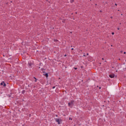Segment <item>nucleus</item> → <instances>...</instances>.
I'll list each match as a JSON object with an SVG mask.
<instances>
[{"label": "nucleus", "mask_w": 126, "mask_h": 126, "mask_svg": "<svg viewBox=\"0 0 126 126\" xmlns=\"http://www.w3.org/2000/svg\"><path fill=\"white\" fill-rule=\"evenodd\" d=\"M74 101L73 100L71 101L70 102L68 103V106L69 107H72L73 106V103Z\"/></svg>", "instance_id": "1"}, {"label": "nucleus", "mask_w": 126, "mask_h": 126, "mask_svg": "<svg viewBox=\"0 0 126 126\" xmlns=\"http://www.w3.org/2000/svg\"><path fill=\"white\" fill-rule=\"evenodd\" d=\"M56 122H57V123H58L59 125H60L61 123H62V120L59 119H56Z\"/></svg>", "instance_id": "2"}, {"label": "nucleus", "mask_w": 126, "mask_h": 126, "mask_svg": "<svg viewBox=\"0 0 126 126\" xmlns=\"http://www.w3.org/2000/svg\"><path fill=\"white\" fill-rule=\"evenodd\" d=\"M32 65H33V63L29 62L28 66H29V67H31L32 66Z\"/></svg>", "instance_id": "3"}, {"label": "nucleus", "mask_w": 126, "mask_h": 126, "mask_svg": "<svg viewBox=\"0 0 126 126\" xmlns=\"http://www.w3.org/2000/svg\"><path fill=\"white\" fill-rule=\"evenodd\" d=\"M109 77H110V78H114L115 77V75L114 74L110 75Z\"/></svg>", "instance_id": "4"}, {"label": "nucleus", "mask_w": 126, "mask_h": 126, "mask_svg": "<svg viewBox=\"0 0 126 126\" xmlns=\"http://www.w3.org/2000/svg\"><path fill=\"white\" fill-rule=\"evenodd\" d=\"M3 86H6V85L5 84V83H4V82L3 83Z\"/></svg>", "instance_id": "5"}, {"label": "nucleus", "mask_w": 126, "mask_h": 126, "mask_svg": "<svg viewBox=\"0 0 126 126\" xmlns=\"http://www.w3.org/2000/svg\"><path fill=\"white\" fill-rule=\"evenodd\" d=\"M45 76H46V77H48V73H46V74H45Z\"/></svg>", "instance_id": "6"}, {"label": "nucleus", "mask_w": 126, "mask_h": 126, "mask_svg": "<svg viewBox=\"0 0 126 126\" xmlns=\"http://www.w3.org/2000/svg\"><path fill=\"white\" fill-rule=\"evenodd\" d=\"M3 82L0 83V85H3Z\"/></svg>", "instance_id": "7"}, {"label": "nucleus", "mask_w": 126, "mask_h": 126, "mask_svg": "<svg viewBox=\"0 0 126 126\" xmlns=\"http://www.w3.org/2000/svg\"><path fill=\"white\" fill-rule=\"evenodd\" d=\"M114 34H115L114 32H112V35H114Z\"/></svg>", "instance_id": "8"}, {"label": "nucleus", "mask_w": 126, "mask_h": 126, "mask_svg": "<svg viewBox=\"0 0 126 126\" xmlns=\"http://www.w3.org/2000/svg\"><path fill=\"white\" fill-rule=\"evenodd\" d=\"M69 120H72V119H71V118H70L69 119Z\"/></svg>", "instance_id": "9"}, {"label": "nucleus", "mask_w": 126, "mask_h": 126, "mask_svg": "<svg viewBox=\"0 0 126 126\" xmlns=\"http://www.w3.org/2000/svg\"><path fill=\"white\" fill-rule=\"evenodd\" d=\"M117 29H118V30H120V28H119Z\"/></svg>", "instance_id": "10"}, {"label": "nucleus", "mask_w": 126, "mask_h": 126, "mask_svg": "<svg viewBox=\"0 0 126 126\" xmlns=\"http://www.w3.org/2000/svg\"><path fill=\"white\" fill-rule=\"evenodd\" d=\"M75 68V69H77V68Z\"/></svg>", "instance_id": "11"}, {"label": "nucleus", "mask_w": 126, "mask_h": 126, "mask_svg": "<svg viewBox=\"0 0 126 126\" xmlns=\"http://www.w3.org/2000/svg\"><path fill=\"white\" fill-rule=\"evenodd\" d=\"M54 88H55V87H54L53 88V89H54Z\"/></svg>", "instance_id": "12"}, {"label": "nucleus", "mask_w": 126, "mask_h": 126, "mask_svg": "<svg viewBox=\"0 0 126 126\" xmlns=\"http://www.w3.org/2000/svg\"><path fill=\"white\" fill-rule=\"evenodd\" d=\"M56 42H58V40H56Z\"/></svg>", "instance_id": "13"}, {"label": "nucleus", "mask_w": 126, "mask_h": 126, "mask_svg": "<svg viewBox=\"0 0 126 126\" xmlns=\"http://www.w3.org/2000/svg\"><path fill=\"white\" fill-rule=\"evenodd\" d=\"M34 79H36L35 77H34Z\"/></svg>", "instance_id": "14"}, {"label": "nucleus", "mask_w": 126, "mask_h": 126, "mask_svg": "<svg viewBox=\"0 0 126 126\" xmlns=\"http://www.w3.org/2000/svg\"><path fill=\"white\" fill-rule=\"evenodd\" d=\"M72 1H73V0H72Z\"/></svg>", "instance_id": "15"}, {"label": "nucleus", "mask_w": 126, "mask_h": 126, "mask_svg": "<svg viewBox=\"0 0 126 126\" xmlns=\"http://www.w3.org/2000/svg\"><path fill=\"white\" fill-rule=\"evenodd\" d=\"M115 5H117V4H115Z\"/></svg>", "instance_id": "16"}, {"label": "nucleus", "mask_w": 126, "mask_h": 126, "mask_svg": "<svg viewBox=\"0 0 126 126\" xmlns=\"http://www.w3.org/2000/svg\"><path fill=\"white\" fill-rule=\"evenodd\" d=\"M72 50H73V48H72Z\"/></svg>", "instance_id": "17"}, {"label": "nucleus", "mask_w": 126, "mask_h": 126, "mask_svg": "<svg viewBox=\"0 0 126 126\" xmlns=\"http://www.w3.org/2000/svg\"><path fill=\"white\" fill-rule=\"evenodd\" d=\"M124 54H126V52H124Z\"/></svg>", "instance_id": "18"}, {"label": "nucleus", "mask_w": 126, "mask_h": 126, "mask_svg": "<svg viewBox=\"0 0 126 126\" xmlns=\"http://www.w3.org/2000/svg\"><path fill=\"white\" fill-rule=\"evenodd\" d=\"M102 60H104V58H102Z\"/></svg>", "instance_id": "19"}, {"label": "nucleus", "mask_w": 126, "mask_h": 126, "mask_svg": "<svg viewBox=\"0 0 126 126\" xmlns=\"http://www.w3.org/2000/svg\"><path fill=\"white\" fill-rule=\"evenodd\" d=\"M88 56V54H87Z\"/></svg>", "instance_id": "20"}]
</instances>
